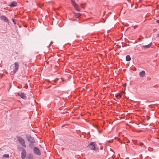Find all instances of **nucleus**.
Wrapping results in <instances>:
<instances>
[{
	"label": "nucleus",
	"mask_w": 159,
	"mask_h": 159,
	"mask_svg": "<svg viewBox=\"0 0 159 159\" xmlns=\"http://www.w3.org/2000/svg\"><path fill=\"white\" fill-rule=\"evenodd\" d=\"M26 137L28 141L30 143L29 145L30 147L32 148L33 147V144L35 143V141L34 138L28 134L26 135Z\"/></svg>",
	"instance_id": "nucleus-1"
},
{
	"label": "nucleus",
	"mask_w": 159,
	"mask_h": 159,
	"mask_svg": "<svg viewBox=\"0 0 159 159\" xmlns=\"http://www.w3.org/2000/svg\"><path fill=\"white\" fill-rule=\"evenodd\" d=\"M17 139L20 145L25 148L26 147L24 139L20 136L17 137Z\"/></svg>",
	"instance_id": "nucleus-2"
},
{
	"label": "nucleus",
	"mask_w": 159,
	"mask_h": 159,
	"mask_svg": "<svg viewBox=\"0 0 159 159\" xmlns=\"http://www.w3.org/2000/svg\"><path fill=\"white\" fill-rule=\"evenodd\" d=\"M72 4L74 6L75 8L78 11L80 10V8L78 6V5L76 3L75 0H71Z\"/></svg>",
	"instance_id": "nucleus-3"
},
{
	"label": "nucleus",
	"mask_w": 159,
	"mask_h": 159,
	"mask_svg": "<svg viewBox=\"0 0 159 159\" xmlns=\"http://www.w3.org/2000/svg\"><path fill=\"white\" fill-rule=\"evenodd\" d=\"M19 65V64L18 62H16L14 63V69L13 70L14 73H15L18 70Z\"/></svg>",
	"instance_id": "nucleus-4"
},
{
	"label": "nucleus",
	"mask_w": 159,
	"mask_h": 159,
	"mask_svg": "<svg viewBox=\"0 0 159 159\" xmlns=\"http://www.w3.org/2000/svg\"><path fill=\"white\" fill-rule=\"evenodd\" d=\"M34 153L39 156L41 155V153L39 149L37 147H35L34 148Z\"/></svg>",
	"instance_id": "nucleus-5"
},
{
	"label": "nucleus",
	"mask_w": 159,
	"mask_h": 159,
	"mask_svg": "<svg viewBox=\"0 0 159 159\" xmlns=\"http://www.w3.org/2000/svg\"><path fill=\"white\" fill-rule=\"evenodd\" d=\"M89 148L92 150H94L95 149V145L93 142H91L88 145Z\"/></svg>",
	"instance_id": "nucleus-6"
},
{
	"label": "nucleus",
	"mask_w": 159,
	"mask_h": 159,
	"mask_svg": "<svg viewBox=\"0 0 159 159\" xmlns=\"http://www.w3.org/2000/svg\"><path fill=\"white\" fill-rule=\"evenodd\" d=\"M21 158L22 159H25L26 157V151L25 149H23L21 151Z\"/></svg>",
	"instance_id": "nucleus-7"
},
{
	"label": "nucleus",
	"mask_w": 159,
	"mask_h": 159,
	"mask_svg": "<svg viewBox=\"0 0 159 159\" xmlns=\"http://www.w3.org/2000/svg\"><path fill=\"white\" fill-rule=\"evenodd\" d=\"M18 95L23 99H26L27 98L26 95L23 93H19Z\"/></svg>",
	"instance_id": "nucleus-8"
},
{
	"label": "nucleus",
	"mask_w": 159,
	"mask_h": 159,
	"mask_svg": "<svg viewBox=\"0 0 159 159\" xmlns=\"http://www.w3.org/2000/svg\"><path fill=\"white\" fill-rule=\"evenodd\" d=\"M1 20H4L5 22H8V20L7 18L4 16H0Z\"/></svg>",
	"instance_id": "nucleus-9"
},
{
	"label": "nucleus",
	"mask_w": 159,
	"mask_h": 159,
	"mask_svg": "<svg viewBox=\"0 0 159 159\" xmlns=\"http://www.w3.org/2000/svg\"><path fill=\"white\" fill-rule=\"evenodd\" d=\"M146 73L145 72L144 70H142L140 71L139 73V75L140 77H144L145 76Z\"/></svg>",
	"instance_id": "nucleus-10"
},
{
	"label": "nucleus",
	"mask_w": 159,
	"mask_h": 159,
	"mask_svg": "<svg viewBox=\"0 0 159 159\" xmlns=\"http://www.w3.org/2000/svg\"><path fill=\"white\" fill-rule=\"evenodd\" d=\"M152 44V43H151L150 44H148L147 45H143L142 47V48H148L150 47L151 46Z\"/></svg>",
	"instance_id": "nucleus-11"
},
{
	"label": "nucleus",
	"mask_w": 159,
	"mask_h": 159,
	"mask_svg": "<svg viewBox=\"0 0 159 159\" xmlns=\"http://www.w3.org/2000/svg\"><path fill=\"white\" fill-rule=\"evenodd\" d=\"M17 5V3L16 2H12L9 6L11 7H14L16 6Z\"/></svg>",
	"instance_id": "nucleus-12"
},
{
	"label": "nucleus",
	"mask_w": 159,
	"mask_h": 159,
	"mask_svg": "<svg viewBox=\"0 0 159 159\" xmlns=\"http://www.w3.org/2000/svg\"><path fill=\"white\" fill-rule=\"evenodd\" d=\"M73 13L76 18H78L81 16V14L79 13L75 12H73Z\"/></svg>",
	"instance_id": "nucleus-13"
},
{
	"label": "nucleus",
	"mask_w": 159,
	"mask_h": 159,
	"mask_svg": "<svg viewBox=\"0 0 159 159\" xmlns=\"http://www.w3.org/2000/svg\"><path fill=\"white\" fill-rule=\"evenodd\" d=\"M131 58L129 55H128L126 57V60L127 61H129L130 60Z\"/></svg>",
	"instance_id": "nucleus-14"
},
{
	"label": "nucleus",
	"mask_w": 159,
	"mask_h": 159,
	"mask_svg": "<svg viewBox=\"0 0 159 159\" xmlns=\"http://www.w3.org/2000/svg\"><path fill=\"white\" fill-rule=\"evenodd\" d=\"M3 157L9 158V154H4L3 155Z\"/></svg>",
	"instance_id": "nucleus-15"
},
{
	"label": "nucleus",
	"mask_w": 159,
	"mask_h": 159,
	"mask_svg": "<svg viewBox=\"0 0 159 159\" xmlns=\"http://www.w3.org/2000/svg\"><path fill=\"white\" fill-rule=\"evenodd\" d=\"M116 97L117 98L119 97V98H121V95L119 93H118L117 95H116Z\"/></svg>",
	"instance_id": "nucleus-16"
},
{
	"label": "nucleus",
	"mask_w": 159,
	"mask_h": 159,
	"mask_svg": "<svg viewBox=\"0 0 159 159\" xmlns=\"http://www.w3.org/2000/svg\"><path fill=\"white\" fill-rule=\"evenodd\" d=\"M15 20L14 19H12V20L14 23V24H16V23L14 21Z\"/></svg>",
	"instance_id": "nucleus-17"
},
{
	"label": "nucleus",
	"mask_w": 159,
	"mask_h": 159,
	"mask_svg": "<svg viewBox=\"0 0 159 159\" xmlns=\"http://www.w3.org/2000/svg\"><path fill=\"white\" fill-rule=\"evenodd\" d=\"M156 22L158 24H159V20H157L156 21Z\"/></svg>",
	"instance_id": "nucleus-18"
},
{
	"label": "nucleus",
	"mask_w": 159,
	"mask_h": 159,
	"mask_svg": "<svg viewBox=\"0 0 159 159\" xmlns=\"http://www.w3.org/2000/svg\"><path fill=\"white\" fill-rule=\"evenodd\" d=\"M157 37L159 39V34H157Z\"/></svg>",
	"instance_id": "nucleus-19"
},
{
	"label": "nucleus",
	"mask_w": 159,
	"mask_h": 159,
	"mask_svg": "<svg viewBox=\"0 0 159 159\" xmlns=\"http://www.w3.org/2000/svg\"><path fill=\"white\" fill-rule=\"evenodd\" d=\"M143 143H141V144H140V145L141 146H142V145H143Z\"/></svg>",
	"instance_id": "nucleus-20"
},
{
	"label": "nucleus",
	"mask_w": 159,
	"mask_h": 159,
	"mask_svg": "<svg viewBox=\"0 0 159 159\" xmlns=\"http://www.w3.org/2000/svg\"><path fill=\"white\" fill-rule=\"evenodd\" d=\"M136 27V26H134V29H135Z\"/></svg>",
	"instance_id": "nucleus-21"
},
{
	"label": "nucleus",
	"mask_w": 159,
	"mask_h": 159,
	"mask_svg": "<svg viewBox=\"0 0 159 159\" xmlns=\"http://www.w3.org/2000/svg\"><path fill=\"white\" fill-rule=\"evenodd\" d=\"M126 83H125V84H124V85L125 86H126Z\"/></svg>",
	"instance_id": "nucleus-22"
},
{
	"label": "nucleus",
	"mask_w": 159,
	"mask_h": 159,
	"mask_svg": "<svg viewBox=\"0 0 159 159\" xmlns=\"http://www.w3.org/2000/svg\"><path fill=\"white\" fill-rule=\"evenodd\" d=\"M1 15V13H0V15Z\"/></svg>",
	"instance_id": "nucleus-23"
}]
</instances>
